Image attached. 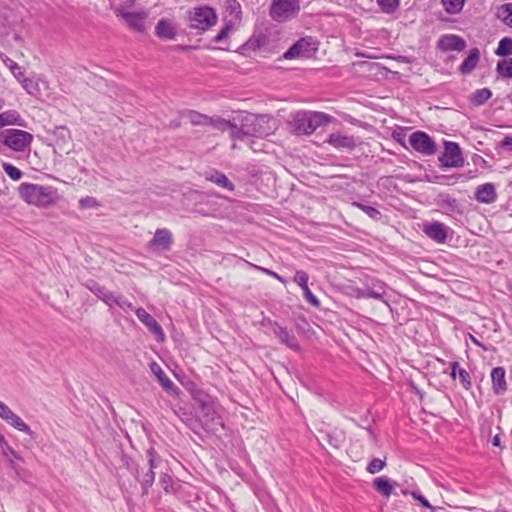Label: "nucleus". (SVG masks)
Listing matches in <instances>:
<instances>
[{"label": "nucleus", "instance_id": "nucleus-1", "mask_svg": "<svg viewBox=\"0 0 512 512\" xmlns=\"http://www.w3.org/2000/svg\"><path fill=\"white\" fill-rule=\"evenodd\" d=\"M269 118L266 115L247 114L242 120L240 126L235 123L233 129V140H249L251 137L263 138L271 133V127L268 126Z\"/></svg>", "mask_w": 512, "mask_h": 512}, {"label": "nucleus", "instance_id": "nucleus-2", "mask_svg": "<svg viewBox=\"0 0 512 512\" xmlns=\"http://www.w3.org/2000/svg\"><path fill=\"white\" fill-rule=\"evenodd\" d=\"M334 118L324 112L299 111L293 117V123L296 131L302 134L310 135L318 127L332 122Z\"/></svg>", "mask_w": 512, "mask_h": 512}, {"label": "nucleus", "instance_id": "nucleus-3", "mask_svg": "<svg viewBox=\"0 0 512 512\" xmlns=\"http://www.w3.org/2000/svg\"><path fill=\"white\" fill-rule=\"evenodd\" d=\"M216 11L208 6L196 7L189 13L190 27L206 31L217 23Z\"/></svg>", "mask_w": 512, "mask_h": 512}, {"label": "nucleus", "instance_id": "nucleus-4", "mask_svg": "<svg viewBox=\"0 0 512 512\" xmlns=\"http://www.w3.org/2000/svg\"><path fill=\"white\" fill-rule=\"evenodd\" d=\"M0 449L2 456L5 458L8 466L14 471L15 475L20 479H26L29 476V472L16 463L17 461L23 462V457L10 446L4 435L1 433Z\"/></svg>", "mask_w": 512, "mask_h": 512}, {"label": "nucleus", "instance_id": "nucleus-5", "mask_svg": "<svg viewBox=\"0 0 512 512\" xmlns=\"http://www.w3.org/2000/svg\"><path fill=\"white\" fill-rule=\"evenodd\" d=\"M299 0H272L270 15L276 21H286L298 14Z\"/></svg>", "mask_w": 512, "mask_h": 512}, {"label": "nucleus", "instance_id": "nucleus-6", "mask_svg": "<svg viewBox=\"0 0 512 512\" xmlns=\"http://www.w3.org/2000/svg\"><path fill=\"white\" fill-rule=\"evenodd\" d=\"M32 140V134L20 129H7L3 133V144L18 152L26 150Z\"/></svg>", "mask_w": 512, "mask_h": 512}, {"label": "nucleus", "instance_id": "nucleus-7", "mask_svg": "<svg viewBox=\"0 0 512 512\" xmlns=\"http://www.w3.org/2000/svg\"><path fill=\"white\" fill-rule=\"evenodd\" d=\"M115 13L118 17H121L123 21L127 24V26L136 31V32H144L145 27V21L148 17V14L146 11H135L131 12L125 9L122 6L115 8Z\"/></svg>", "mask_w": 512, "mask_h": 512}, {"label": "nucleus", "instance_id": "nucleus-8", "mask_svg": "<svg viewBox=\"0 0 512 512\" xmlns=\"http://www.w3.org/2000/svg\"><path fill=\"white\" fill-rule=\"evenodd\" d=\"M409 145L418 153L430 156L436 152L434 140L423 131H415L409 136Z\"/></svg>", "mask_w": 512, "mask_h": 512}, {"label": "nucleus", "instance_id": "nucleus-9", "mask_svg": "<svg viewBox=\"0 0 512 512\" xmlns=\"http://www.w3.org/2000/svg\"><path fill=\"white\" fill-rule=\"evenodd\" d=\"M443 167H461L464 163L460 146L456 142L445 141L444 152L439 157Z\"/></svg>", "mask_w": 512, "mask_h": 512}, {"label": "nucleus", "instance_id": "nucleus-10", "mask_svg": "<svg viewBox=\"0 0 512 512\" xmlns=\"http://www.w3.org/2000/svg\"><path fill=\"white\" fill-rule=\"evenodd\" d=\"M315 51V42H313L312 38H301L284 53L283 57L288 60L299 57L307 58Z\"/></svg>", "mask_w": 512, "mask_h": 512}, {"label": "nucleus", "instance_id": "nucleus-11", "mask_svg": "<svg viewBox=\"0 0 512 512\" xmlns=\"http://www.w3.org/2000/svg\"><path fill=\"white\" fill-rule=\"evenodd\" d=\"M0 418L15 429L28 434L32 439L35 438L30 427L2 401H0Z\"/></svg>", "mask_w": 512, "mask_h": 512}, {"label": "nucleus", "instance_id": "nucleus-12", "mask_svg": "<svg viewBox=\"0 0 512 512\" xmlns=\"http://www.w3.org/2000/svg\"><path fill=\"white\" fill-rule=\"evenodd\" d=\"M147 458H148V465L149 469L148 471L143 475V477L140 479L139 476H137V479L140 481L143 489V493L147 494L148 489L153 485L154 479H155V473L154 468L158 466V462L160 461L159 456L157 455L154 448H149L147 450Z\"/></svg>", "mask_w": 512, "mask_h": 512}, {"label": "nucleus", "instance_id": "nucleus-13", "mask_svg": "<svg viewBox=\"0 0 512 512\" xmlns=\"http://www.w3.org/2000/svg\"><path fill=\"white\" fill-rule=\"evenodd\" d=\"M173 244V235L167 228L157 229L148 246L153 251H168Z\"/></svg>", "mask_w": 512, "mask_h": 512}, {"label": "nucleus", "instance_id": "nucleus-14", "mask_svg": "<svg viewBox=\"0 0 512 512\" xmlns=\"http://www.w3.org/2000/svg\"><path fill=\"white\" fill-rule=\"evenodd\" d=\"M135 314L137 318L154 334L159 341H164L165 334L159 323L143 308H136Z\"/></svg>", "mask_w": 512, "mask_h": 512}, {"label": "nucleus", "instance_id": "nucleus-15", "mask_svg": "<svg viewBox=\"0 0 512 512\" xmlns=\"http://www.w3.org/2000/svg\"><path fill=\"white\" fill-rule=\"evenodd\" d=\"M465 47V40L462 37L453 34L443 35L437 42V48L442 52L462 51Z\"/></svg>", "mask_w": 512, "mask_h": 512}, {"label": "nucleus", "instance_id": "nucleus-16", "mask_svg": "<svg viewBox=\"0 0 512 512\" xmlns=\"http://www.w3.org/2000/svg\"><path fill=\"white\" fill-rule=\"evenodd\" d=\"M327 143L336 149H345L350 151L356 147L357 139L352 135L336 132L329 135Z\"/></svg>", "mask_w": 512, "mask_h": 512}, {"label": "nucleus", "instance_id": "nucleus-17", "mask_svg": "<svg viewBox=\"0 0 512 512\" xmlns=\"http://www.w3.org/2000/svg\"><path fill=\"white\" fill-rule=\"evenodd\" d=\"M423 232L437 243H444L447 238V227L438 221L423 225Z\"/></svg>", "mask_w": 512, "mask_h": 512}, {"label": "nucleus", "instance_id": "nucleus-18", "mask_svg": "<svg viewBox=\"0 0 512 512\" xmlns=\"http://www.w3.org/2000/svg\"><path fill=\"white\" fill-rule=\"evenodd\" d=\"M272 332L281 343L285 344L290 349H300V346L295 335L290 333L285 327H282L281 325L274 323L272 325Z\"/></svg>", "mask_w": 512, "mask_h": 512}, {"label": "nucleus", "instance_id": "nucleus-19", "mask_svg": "<svg viewBox=\"0 0 512 512\" xmlns=\"http://www.w3.org/2000/svg\"><path fill=\"white\" fill-rule=\"evenodd\" d=\"M151 372L157 377L158 381L162 385V387L169 393L178 396L179 389L175 386V384L170 380V378L165 374L163 369L156 362H152L150 364Z\"/></svg>", "mask_w": 512, "mask_h": 512}, {"label": "nucleus", "instance_id": "nucleus-20", "mask_svg": "<svg viewBox=\"0 0 512 512\" xmlns=\"http://www.w3.org/2000/svg\"><path fill=\"white\" fill-rule=\"evenodd\" d=\"M205 180L214 183L219 188L233 191L235 189L234 184L228 179V177L217 170L206 171L204 174Z\"/></svg>", "mask_w": 512, "mask_h": 512}, {"label": "nucleus", "instance_id": "nucleus-21", "mask_svg": "<svg viewBox=\"0 0 512 512\" xmlns=\"http://www.w3.org/2000/svg\"><path fill=\"white\" fill-rule=\"evenodd\" d=\"M437 203L439 209L445 214L452 215L462 212L460 204L455 198L451 197L450 194H439Z\"/></svg>", "mask_w": 512, "mask_h": 512}, {"label": "nucleus", "instance_id": "nucleus-22", "mask_svg": "<svg viewBox=\"0 0 512 512\" xmlns=\"http://www.w3.org/2000/svg\"><path fill=\"white\" fill-rule=\"evenodd\" d=\"M217 407L218 405L214 400L206 407L200 409V414L203 418L204 425L209 429H212V425L214 424H221L220 418L218 417Z\"/></svg>", "mask_w": 512, "mask_h": 512}, {"label": "nucleus", "instance_id": "nucleus-23", "mask_svg": "<svg viewBox=\"0 0 512 512\" xmlns=\"http://www.w3.org/2000/svg\"><path fill=\"white\" fill-rule=\"evenodd\" d=\"M21 197L26 203L40 208H45L55 201L52 194H21Z\"/></svg>", "mask_w": 512, "mask_h": 512}, {"label": "nucleus", "instance_id": "nucleus-24", "mask_svg": "<svg viewBox=\"0 0 512 512\" xmlns=\"http://www.w3.org/2000/svg\"><path fill=\"white\" fill-rule=\"evenodd\" d=\"M493 390L496 394H502L506 391L505 370L502 367H496L491 372Z\"/></svg>", "mask_w": 512, "mask_h": 512}, {"label": "nucleus", "instance_id": "nucleus-25", "mask_svg": "<svg viewBox=\"0 0 512 512\" xmlns=\"http://www.w3.org/2000/svg\"><path fill=\"white\" fill-rule=\"evenodd\" d=\"M480 59V52L477 48H473L469 51L468 56L464 59L459 67V71L462 74H469L477 66Z\"/></svg>", "mask_w": 512, "mask_h": 512}, {"label": "nucleus", "instance_id": "nucleus-26", "mask_svg": "<svg viewBox=\"0 0 512 512\" xmlns=\"http://www.w3.org/2000/svg\"><path fill=\"white\" fill-rule=\"evenodd\" d=\"M156 35L161 39H174L176 31L172 23L167 19H161L156 25Z\"/></svg>", "mask_w": 512, "mask_h": 512}, {"label": "nucleus", "instance_id": "nucleus-27", "mask_svg": "<svg viewBox=\"0 0 512 512\" xmlns=\"http://www.w3.org/2000/svg\"><path fill=\"white\" fill-rule=\"evenodd\" d=\"M224 8L226 16L232 20L233 25L241 21L242 9L238 0H225Z\"/></svg>", "mask_w": 512, "mask_h": 512}, {"label": "nucleus", "instance_id": "nucleus-28", "mask_svg": "<svg viewBox=\"0 0 512 512\" xmlns=\"http://www.w3.org/2000/svg\"><path fill=\"white\" fill-rule=\"evenodd\" d=\"M366 291L368 297L376 300L384 301V295L386 294V285L381 281H373L371 285H366Z\"/></svg>", "mask_w": 512, "mask_h": 512}, {"label": "nucleus", "instance_id": "nucleus-29", "mask_svg": "<svg viewBox=\"0 0 512 512\" xmlns=\"http://www.w3.org/2000/svg\"><path fill=\"white\" fill-rule=\"evenodd\" d=\"M206 126H211L214 129L225 131L229 129L231 131V138L233 139V129H235V122L223 119L221 117H208Z\"/></svg>", "mask_w": 512, "mask_h": 512}, {"label": "nucleus", "instance_id": "nucleus-30", "mask_svg": "<svg viewBox=\"0 0 512 512\" xmlns=\"http://www.w3.org/2000/svg\"><path fill=\"white\" fill-rule=\"evenodd\" d=\"M373 486L377 492L385 497H389L393 492V485L386 477H378L374 479Z\"/></svg>", "mask_w": 512, "mask_h": 512}, {"label": "nucleus", "instance_id": "nucleus-31", "mask_svg": "<svg viewBox=\"0 0 512 512\" xmlns=\"http://www.w3.org/2000/svg\"><path fill=\"white\" fill-rule=\"evenodd\" d=\"M492 96V92L488 88L476 90L471 97V103L474 106H481L485 104Z\"/></svg>", "mask_w": 512, "mask_h": 512}, {"label": "nucleus", "instance_id": "nucleus-32", "mask_svg": "<svg viewBox=\"0 0 512 512\" xmlns=\"http://www.w3.org/2000/svg\"><path fill=\"white\" fill-rule=\"evenodd\" d=\"M39 81L38 79L26 78L25 76L19 80L26 92L32 96H37L40 93Z\"/></svg>", "mask_w": 512, "mask_h": 512}, {"label": "nucleus", "instance_id": "nucleus-33", "mask_svg": "<svg viewBox=\"0 0 512 512\" xmlns=\"http://www.w3.org/2000/svg\"><path fill=\"white\" fill-rule=\"evenodd\" d=\"M497 17L507 26L512 27V3L501 5L497 10Z\"/></svg>", "mask_w": 512, "mask_h": 512}, {"label": "nucleus", "instance_id": "nucleus-34", "mask_svg": "<svg viewBox=\"0 0 512 512\" xmlns=\"http://www.w3.org/2000/svg\"><path fill=\"white\" fill-rule=\"evenodd\" d=\"M498 56H509L512 54V38L504 37L499 43L495 51Z\"/></svg>", "mask_w": 512, "mask_h": 512}, {"label": "nucleus", "instance_id": "nucleus-35", "mask_svg": "<svg viewBox=\"0 0 512 512\" xmlns=\"http://www.w3.org/2000/svg\"><path fill=\"white\" fill-rule=\"evenodd\" d=\"M380 10L385 14H393L400 6V0H376Z\"/></svg>", "mask_w": 512, "mask_h": 512}, {"label": "nucleus", "instance_id": "nucleus-36", "mask_svg": "<svg viewBox=\"0 0 512 512\" xmlns=\"http://www.w3.org/2000/svg\"><path fill=\"white\" fill-rule=\"evenodd\" d=\"M466 0H441L446 12L449 14H457L459 13L465 3Z\"/></svg>", "mask_w": 512, "mask_h": 512}, {"label": "nucleus", "instance_id": "nucleus-37", "mask_svg": "<svg viewBox=\"0 0 512 512\" xmlns=\"http://www.w3.org/2000/svg\"><path fill=\"white\" fill-rule=\"evenodd\" d=\"M496 70L501 76L512 78V58L498 61Z\"/></svg>", "mask_w": 512, "mask_h": 512}, {"label": "nucleus", "instance_id": "nucleus-38", "mask_svg": "<svg viewBox=\"0 0 512 512\" xmlns=\"http://www.w3.org/2000/svg\"><path fill=\"white\" fill-rule=\"evenodd\" d=\"M193 399L197 403L198 408L202 409L210 404L214 399L202 390L194 391Z\"/></svg>", "mask_w": 512, "mask_h": 512}, {"label": "nucleus", "instance_id": "nucleus-39", "mask_svg": "<svg viewBox=\"0 0 512 512\" xmlns=\"http://www.w3.org/2000/svg\"><path fill=\"white\" fill-rule=\"evenodd\" d=\"M187 118L192 125L195 126H206L208 121V116L201 114L199 112L190 110L187 112Z\"/></svg>", "mask_w": 512, "mask_h": 512}, {"label": "nucleus", "instance_id": "nucleus-40", "mask_svg": "<svg viewBox=\"0 0 512 512\" xmlns=\"http://www.w3.org/2000/svg\"><path fill=\"white\" fill-rule=\"evenodd\" d=\"M19 114H17L15 111H6L2 114H0V125H12V124H19L20 120Z\"/></svg>", "mask_w": 512, "mask_h": 512}, {"label": "nucleus", "instance_id": "nucleus-41", "mask_svg": "<svg viewBox=\"0 0 512 512\" xmlns=\"http://www.w3.org/2000/svg\"><path fill=\"white\" fill-rule=\"evenodd\" d=\"M4 64L10 69L15 78L19 81L24 76L22 67H20L14 60L6 57L3 59Z\"/></svg>", "mask_w": 512, "mask_h": 512}, {"label": "nucleus", "instance_id": "nucleus-42", "mask_svg": "<svg viewBox=\"0 0 512 512\" xmlns=\"http://www.w3.org/2000/svg\"><path fill=\"white\" fill-rule=\"evenodd\" d=\"M385 466H386L385 459L381 460L379 458H374L369 462V464L367 466V471L370 474H376V473L380 472Z\"/></svg>", "mask_w": 512, "mask_h": 512}, {"label": "nucleus", "instance_id": "nucleus-43", "mask_svg": "<svg viewBox=\"0 0 512 512\" xmlns=\"http://www.w3.org/2000/svg\"><path fill=\"white\" fill-rule=\"evenodd\" d=\"M3 169L6 174L13 180H19L22 177V172L10 163H4Z\"/></svg>", "mask_w": 512, "mask_h": 512}, {"label": "nucleus", "instance_id": "nucleus-44", "mask_svg": "<svg viewBox=\"0 0 512 512\" xmlns=\"http://www.w3.org/2000/svg\"><path fill=\"white\" fill-rule=\"evenodd\" d=\"M232 20H228L225 26L219 31V33L214 37V42L219 43L227 38L229 32L233 28Z\"/></svg>", "mask_w": 512, "mask_h": 512}, {"label": "nucleus", "instance_id": "nucleus-45", "mask_svg": "<svg viewBox=\"0 0 512 512\" xmlns=\"http://www.w3.org/2000/svg\"><path fill=\"white\" fill-rule=\"evenodd\" d=\"M355 205L358 206L361 210H363L372 219H379L381 216V213L372 206L360 203H355Z\"/></svg>", "mask_w": 512, "mask_h": 512}, {"label": "nucleus", "instance_id": "nucleus-46", "mask_svg": "<svg viewBox=\"0 0 512 512\" xmlns=\"http://www.w3.org/2000/svg\"><path fill=\"white\" fill-rule=\"evenodd\" d=\"M120 309H122L124 312L128 313L129 311H134L135 308L132 305V303L123 295H120L117 300V304Z\"/></svg>", "mask_w": 512, "mask_h": 512}, {"label": "nucleus", "instance_id": "nucleus-47", "mask_svg": "<svg viewBox=\"0 0 512 512\" xmlns=\"http://www.w3.org/2000/svg\"><path fill=\"white\" fill-rule=\"evenodd\" d=\"M79 204L82 209H92V208H97L99 206V203L97 202V200L91 196H86V197L82 198L79 201Z\"/></svg>", "mask_w": 512, "mask_h": 512}, {"label": "nucleus", "instance_id": "nucleus-48", "mask_svg": "<svg viewBox=\"0 0 512 512\" xmlns=\"http://www.w3.org/2000/svg\"><path fill=\"white\" fill-rule=\"evenodd\" d=\"M303 296L308 303H310L313 307H318L320 305L317 297L311 292L308 286L302 288Z\"/></svg>", "mask_w": 512, "mask_h": 512}, {"label": "nucleus", "instance_id": "nucleus-49", "mask_svg": "<svg viewBox=\"0 0 512 512\" xmlns=\"http://www.w3.org/2000/svg\"><path fill=\"white\" fill-rule=\"evenodd\" d=\"M308 274L305 271L299 270L295 273L294 281L301 287L308 286Z\"/></svg>", "mask_w": 512, "mask_h": 512}, {"label": "nucleus", "instance_id": "nucleus-50", "mask_svg": "<svg viewBox=\"0 0 512 512\" xmlns=\"http://www.w3.org/2000/svg\"><path fill=\"white\" fill-rule=\"evenodd\" d=\"M88 288L102 301L104 300V295L107 294V290L104 287L99 286L97 283L92 282Z\"/></svg>", "mask_w": 512, "mask_h": 512}, {"label": "nucleus", "instance_id": "nucleus-51", "mask_svg": "<svg viewBox=\"0 0 512 512\" xmlns=\"http://www.w3.org/2000/svg\"><path fill=\"white\" fill-rule=\"evenodd\" d=\"M459 378L462 386L465 389H469L471 387L470 375L465 369H459Z\"/></svg>", "mask_w": 512, "mask_h": 512}, {"label": "nucleus", "instance_id": "nucleus-52", "mask_svg": "<svg viewBox=\"0 0 512 512\" xmlns=\"http://www.w3.org/2000/svg\"><path fill=\"white\" fill-rule=\"evenodd\" d=\"M19 192H45L42 186H37L33 184H22L19 187Z\"/></svg>", "mask_w": 512, "mask_h": 512}, {"label": "nucleus", "instance_id": "nucleus-53", "mask_svg": "<svg viewBox=\"0 0 512 512\" xmlns=\"http://www.w3.org/2000/svg\"><path fill=\"white\" fill-rule=\"evenodd\" d=\"M322 441H326L330 446H332L334 448H338L341 443V441L337 437H334L328 433H324L322 435Z\"/></svg>", "mask_w": 512, "mask_h": 512}, {"label": "nucleus", "instance_id": "nucleus-54", "mask_svg": "<svg viewBox=\"0 0 512 512\" xmlns=\"http://www.w3.org/2000/svg\"><path fill=\"white\" fill-rule=\"evenodd\" d=\"M475 197L479 202L489 204L496 200L497 194H475Z\"/></svg>", "mask_w": 512, "mask_h": 512}, {"label": "nucleus", "instance_id": "nucleus-55", "mask_svg": "<svg viewBox=\"0 0 512 512\" xmlns=\"http://www.w3.org/2000/svg\"><path fill=\"white\" fill-rule=\"evenodd\" d=\"M120 295L121 294H116L108 291L107 294L104 295L103 302H105L108 306L112 307L113 305L117 304V300Z\"/></svg>", "mask_w": 512, "mask_h": 512}, {"label": "nucleus", "instance_id": "nucleus-56", "mask_svg": "<svg viewBox=\"0 0 512 512\" xmlns=\"http://www.w3.org/2000/svg\"><path fill=\"white\" fill-rule=\"evenodd\" d=\"M412 495H413V497H414L417 501H419V503H420L422 506H424V507H426V508H429L431 511H435V509H436V508H435L434 506H432V505L429 503V501H428L424 496H422V495H420V494H418V493H415V492H413V493H412Z\"/></svg>", "mask_w": 512, "mask_h": 512}, {"label": "nucleus", "instance_id": "nucleus-57", "mask_svg": "<svg viewBox=\"0 0 512 512\" xmlns=\"http://www.w3.org/2000/svg\"><path fill=\"white\" fill-rule=\"evenodd\" d=\"M255 268L261 270L262 272H264L265 274L267 275H270L272 277H274L275 279H277L278 281H280L281 283H285V280L282 276H280L279 274H277L276 272L274 271H271L269 269H266V268H263V267H259V266H254Z\"/></svg>", "mask_w": 512, "mask_h": 512}, {"label": "nucleus", "instance_id": "nucleus-58", "mask_svg": "<svg viewBox=\"0 0 512 512\" xmlns=\"http://www.w3.org/2000/svg\"><path fill=\"white\" fill-rule=\"evenodd\" d=\"M494 185L492 183H485L476 188L475 192H494Z\"/></svg>", "mask_w": 512, "mask_h": 512}, {"label": "nucleus", "instance_id": "nucleus-59", "mask_svg": "<svg viewBox=\"0 0 512 512\" xmlns=\"http://www.w3.org/2000/svg\"><path fill=\"white\" fill-rule=\"evenodd\" d=\"M501 147L512 152V136H506L501 142Z\"/></svg>", "mask_w": 512, "mask_h": 512}, {"label": "nucleus", "instance_id": "nucleus-60", "mask_svg": "<svg viewBox=\"0 0 512 512\" xmlns=\"http://www.w3.org/2000/svg\"><path fill=\"white\" fill-rule=\"evenodd\" d=\"M160 482L163 485V488L167 490L172 482V478L168 474H162L160 477Z\"/></svg>", "mask_w": 512, "mask_h": 512}, {"label": "nucleus", "instance_id": "nucleus-61", "mask_svg": "<svg viewBox=\"0 0 512 512\" xmlns=\"http://www.w3.org/2000/svg\"><path fill=\"white\" fill-rule=\"evenodd\" d=\"M367 294H368V292L366 291V287L363 289L356 288L354 290V296L356 298H369Z\"/></svg>", "mask_w": 512, "mask_h": 512}, {"label": "nucleus", "instance_id": "nucleus-62", "mask_svg": "<svg viewBox=\"0 0 512 512\" xmlns=\"http://www.w3.org/2000/svg\"><path fill=\"white\" fill-rule=\"evenodd\" d=\"M450 366H451V376H452L453 379H455L457 373L459 374V369H461V368L459 367V363L458 362H452L450 364Z\"/></svg>", "mask_w": 512, "mask_h": 512}, {"label": "nucleus", "instance_id": "nucleus-63", "mask_svg": "<svg viewBox=\"0 0 512 512\" xmlns=\"http://www.w3.org/2000/svg\"><path fill=\"white\" fill-rule=\"evenodd\" d=\"M247 141H248V145L250 146V148H251L252 150H254L255 152H257V151H260V150H261L260 148H258V145H256L257 143H256L255 141L250 140V139H249V140H247Z\"/></svg>", "mask_w": 512, "mask_h": 512}, {"label": "nucleus", "instance_id": "nucleus-64", "mask_svg": "<svg viewBox=\"0 0 512 512\" xmlns=\"http://www.w3.org/2000/svg\"><path fill=\"white\" fill-rule=\"evenodd\" d=\"M492 444H493L494 446H497V447H499V446H500V436H499V435H495V436L493 437Z\"/></svg>", "mask_w": 512, "mask_h": 512}]
</instances>
